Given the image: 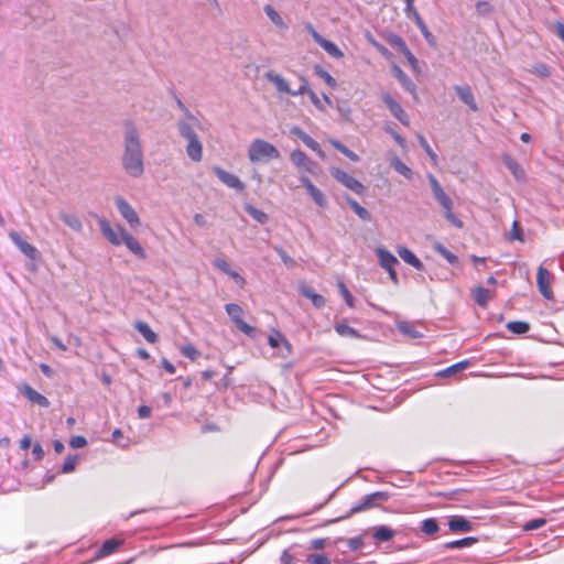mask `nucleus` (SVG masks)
<instances>
[{
    "instance_id": "obj_1",
    "label": "nucleus",
    "mask_w": 564,
    "mask_h": 564,
    "mask_svg": "<svg viewBox=\"0 0 564 564\" xmlns=\"http://www.w3.org/2000/svg\"><path fill=\"white\" fill-rule=\"evenodd\" d=\"M121 165L127 175L139 178L144 174V151L140 132L132 121L123 124V151Z\"/></svg>"
},
{
    "instance_id": "obj_2",
    "label": "nucleus",
    "mask_w": 564,
    "mask_h": 564,
    "mask_svg": "<svg viewBox=\"0 0 564 564\" xmlns=\"http://www.w3.org/2000/svg\"><path fill=\"white\" fill-rule=\"evenodd\" d=\"M198 121L178 120L176 123L180 135L187 141L186 154L193 162H200L203 159V144L195 131Z\"/></svg>"
},
{
    "instance_id": "obj_3",
    "label": "nucleus",
    "mask_w": 564,
    "mask_h": 564,
    "mask_svg": "<svg viewBox=\"0 0 564 564\" xmlns=\"http://www.w3.org/2000/svg\"><path fill=\"white\" fill-rule=\"evenodd\" d=\"M427 181L431 186L433 197L443 209L445 219L456 228H463L464 223L453 212L454 203L452 198L445 193L437 178L433 174L429 173Z\"/></svg>"
},
{
    "instance_id": "obj_4",
    "label": "nucleus",
    "mask_w": 564,
    "mask_h": 564,
    "mask_svg": "<svg viewBox=\"0 0 564 564\" xmlns=\"http://www.w3.org/2000/svg\"><path fill=\"white\" fill-rule=\"evenodd\" d=\"M248 156L251 162H259L262 160H276L280 158V152L270 142L262 139H256L249 147Z\"/></svg>"
},
{
    "instance_id": "obj_5",
    "label": "nucleus",
    "mask_w": 564,
    "mask_h": 564,
    "mask_svg": "<svg viewBox=\"0 0 564 564\" xmlns=\"http://www.w3.org/2000/svg\"><path fill=\"white\" fill-rule=\"evenodd\" d=\"M391 495L388 491H376L369 495H366L361 498V500L351 507L349 513L345 517L348 518L351 514L362 512L365 510L375 508L380 506L383 502H387L390 499Z\"/></svg>"
},
{
    "instance_id": "obj_6",
    "label": "nucleus",
    "mask_w": 564,
    "mask_h": 564,
    "mask_svg": "<svg viewBox=\"0 0 564 564\" xmlns=\"http://www.w3.org/2000/svg\"><path fill=\"white\" fill-rule=\"evenodd\" d=\"M330 174L337 182H339L354 193L358 195H362L365 193V186L362 185V183L359 182L354 176H351L350 174H348L347 172L338 167H332Z\"/></svg>"
},
{
    "instance_id": "obj_7",
    "label": "nucleus",
    "mask_w": 564,
    "mask_h": 564,
    "mask_svg": "<svg viewBox=\"0 0 564 564\" xmlns=\"http://www.w3.org/2000/svg\"><path fill=\"white\" fill-rule=\"evenodd\" d=\"M227 314L232 319L237 328L248 336H253L256 333L254 327L250 326L242 319L243 311L235 303L226 304L225 306Z\"/></svg>"
},
{
    "instance_id": "obj_8",
    "label": "nucleus",
    "mask_w": 564,
    "mask_h": 564,
    "mask_svg": "<svg viewBox=\"0 0 564 564\" xmlns=\"http://www.w3.org/2000/svg\"><path fill=\"white\" fill-rule=\"evenodd\" d=\"M268 343L272 348L278 349L276 354L280 358L285 359L292 355V345L280 330L274 329L269 336Z\"/></svg>"
},
{
    "instance_id": "obj_9",
    "label": "nucleus",
    "mask_w": 564,
    "mask_h": 564,
    "mask_svg": "<svg viewBox=\"0 0 564 564\" xmlns=\"http://www.w3.org/2000/svg\"><path fill=\"white\" fill-rule=\"evenodd\" d=\"M116 207L120 213L121 217L130 225L131 228H137L140 226V218L134 210V208L121 196L116 197L115 199Z\"/></svg>"
},
{
    "instance_id": "obj_10",
    "label": "nucleus",
    "mask_w": 564,
    "mask_h": 564,
    "mask_svg": "<svg viewBox=\"0 0 564 564\" xmlns=\"http://www.w3.org/2000/svg\"><path fill=\"white\" fill-rule=\"evenodd\" d=\"M98 225L102 235L115 246H120L123 240V232H127L124 228L118 226L117 229L112 228L109 221L105 218H98Z\"/></svg>"
},
{
    "instance_id": "obj_11",
    "label": "nucleus",
    "mask_w": 564,
    "mask_h": 564,
    "mask_svg": "<svg viewBox=\"0 0 564 564\" xmlns=\"http://www.w3.org/2000/svg\"><path fill=\"white\" fill-rule=\"evenodd\" d=\"M551 272L547 269L540 265L538 269L536 283L540 293L546 300H551L553 297V291L551 289Z\"/></svg>"
},
{
    "instance_id": "obj_12",
    "label": "nucleus",
    "mask_w": 564,
    "mask_h": 564,
    "mask_svg": "<svg viewBox=\"0 0 564 564\" xmlns=\"http://www.w3.org/2000/svg\"><path fill=\"white\" fill-rule=\"evenodd\" d=\"M291 162L297 167L303 169L306 172L315 174V169L317 164L310 160L305 152L300 149L293 150L290 154Z\"/></svg>"
},
{
    "instance_id": "obj_13",
    "label": "nucleus",
    "mask_w": 564,
    "mask_h": 564,
    "mask_svg": "<svg viewBox=\"0 0 564 564\" xmlns=\"http://www.w3.org/2000/svg\"><path fill=\"white\" fill-rule=\"evenodd\" d=\"M382 101L388 107L394 118H397L402 124H409V116L405 113L401 105L395 101L390 94L384 93L381 96Z\"/></svg>"
},
{
    "instance_id": "obj_14",
    "label": "nucleus",
    "mask_w": 564,
    "mask_h": 564,
    "mask_svg": "<svg viewBox=\"0 0 564 564\" xmlns=\"http://www.w3.org/2000/svg\"><path fill=\"white\" fill-rule=\"evenodd\" d=\"M213 172L228 187L234 188L238 192H242L245 189V184L235 174H231L219 166H214Z\"/></svg>"
},
{
    "instance_id": "obj_15",
    "label": "nucleus",
    "mask_w": 564,
    "mask_h": 564,
    "mask_svg": "<svg viewBox=\"0 0 564 564\" xmlns=\"http://www.w3.org/2000/svg\"><path fill=\"white\" fill-rule=\"evenodd\" d=\"M11 241L19 248V250L31 260H35L39 257L37 249L23 240L19 232L11 231L9 234Z\"/></svg>"
},
{
    "instance_id": "obj_16",
    "label": "nucleus",
    "mask_w": 564,
    "mask_h": 564,
    "mask_svg": "<svg viewBox=\"0 0 564 564\" xmlns=\"http://www.w3.org/2000/svg\"><path fill=\"white\" fill-rule=\"evenodd\" d=\"M300 182L318 207L324 208L327 205L325 195L312 183L307 176H301Z\"/></svg>"
},
{
    "instance_id": "obj_17",
    "label": "nucleus",
    "mask_w": 564,
    "mask_h": 564,
    "mask_svg": "<svg viewBox=\"0 0 564 564\" xmlns=\"http://www.w3.org/2000/svg\"><path fill=\"white\" fill-rule=\"evenodd\" d=\"M457 96L471 111H478V105L475 100L471 88L468 85L454 87Z\"/></svg>"
},
{
    "instance_id": "obj_18",
    "label": "nucleus",
    "mask_w": 564,
    "mask_h": 564,
    "mask_svg": "<svg viewBox=\"0 0 564 564\" xmlns=\"http://www.w3.org/2000/svg\"><path fill=\"white\" fill-rule=\"evenodd\" d=\"M22 394L28 398L31 402L43 406L48 408L50 401L46 397L34 390L31 386L24 384L21 389Z\"/></svg>"
},
{
    "instance_id": "obj_19",
    "label": "nucleus",
    "mask_w": 564,
    "mask_h": 564,
    "mask_svg": "<svg viewBox=\"0 0 564 564\" xmlns=\"http://www.w3.org/2000/svg\"><path fill=\"white\" fill-rule=\"evenodd\" d=\"M376 254L378 257L379 264L386 270L392 269L399 263L398 259L383 247H378L376 249Z\"/></svg>"
},
{
    "instance_id": "obj_20",
    "label": "nucleus",
    "mask_w": 564,
    "mask_h": 564,
    "mask_svg": "<svg viewBox=\"0 0 564 564\" xmlns=\"http://www.w3.org/2000/svg\"><path fill=\"white\" fill-rule=\"evenodd\" d=\"M399 257L419 271L424 270L422 261L406 247L400 246L397 249Z\"/></svg>"
},
{
    "instance_id": "obj_21",
    "label": "nucleus",
    "mask_w": 564,
    "mask_h": 564,
    "mask_svg": "<svg viewBox=\"0 0 564 564\" xmlns=\"http://www.w3.org/2000/svg\"><path fill=\"white\" fill-rule=\"evenodd\" d=\"M122 243L126 245V247L135 254L139 259H145L147 253L143 247L140 245V242L131 236L128 231L123 232V240Z\"/></svg>"
},
{
    "instance_id": "obj_22",
    "label": "nucleus",
    "mask_w": 564,
    "mask_h": 564,
    "mask_svg": "<svg viewBox=\"0 0 564 564\" xmlns=\"http://www.w3.org/2000/svg\"><path fill=\"white\" fill-rule=\"evenodd\" d=\"M448 528L452 532H470L473 523L462 516H454L448 521Z\"/></svg>"
},
{
    "instance_id": "obj_23",
    "label": "nucleus",
    "mask_w": 564,
    "mask_h": 564,
    "mask_svg": "<svg viewBox=\"0 0 564 564\" xmlns=\"http://www.w3.org/2000/svg\"><path fill=\"white\" fill-rule=\"evenodd\" d=\"M300 293L312 301V304L316 308H322L326 304V300L321 294H317L310 285L302 284L300 286Z\"/></svg>"
},
{
    "instance_id": "obj_24",
    "label": "nucleus",
    "mask_w": 564,
    "mask_h": 564,
    "mask_svg": "<svg viewBox=\"0 0 564 564\" xmlns=\"http://www.w3.org/2000/svg\"><path fill=\"white\" fill-rule=\"evenodd\" d=\"M58 217L67 227H69L74 231H83V223L77 215L66 212H59Z\"/></svg>"
},
{
    "instance_id": "obj_25",
    "label": "nucleus",
    "mask_w": 564,
    "mask_h": 564,
    "mask_svg": "<svg viewBox=\"0 0 564 564\" xmlns=\"http://www.w3.org/2000/svg\"><path fill=\"white\" fill-rule=\"evenodd\" d=\"M494 293L482 286L473 290V299L480 307H487L488 302L492 299Z\"/></svg>"
},
{
    "instance_id": "obj_26",
    "label": "nucleus",
    "mask_w": 564,
    "mask_h": 564,
    "mask_svg": "<svg viewBox=\"0 0 564 564\" xmlns=\"http://www.w3.org/2000/svg\"><path fill=\"white\" fill-rule=\"evenodd\" d=\"M267 79L272 83L276 90L280 93H285L291 95V88L288 84V82L279 74H275L273 72H269L265 74Z\"/></svg>"
},
{
    "instance_id": "obj_27",
    "label": "nucleus",
    "mask_w": 564,
    "mask_h": 564,
    "mask_svg": "<svg viewBox=\"0 0 564 564\" xmlns=\"http://www.w3.org/2000/svg\"><path fill=\"white\" fill-rule=\"evenodd\" d=\"M290 133L297 137L311 150H318V142L304 132L300 127L294 126L290 129Z\"/></svg>"
},
{
    "instance_id": "obj_28",
    "label": "nucleus",
    "mask_w": 564,
    "mask_h": 564,
    "mask_svg": "<svg viewBox=\"0 0 564 564\" xmlns=\"http://www.w3.org/2000/svg\"><path fill=\"white\" fill-rule=\"evenodd\" d=\"M121 544H122L121 540H116V539L106 540L102 543L101 547L98 550L96 557L100 558V557L112 554L113 552H116L119 549V546Z\"/></svg>"
},
{
    "instance_id": "obj_29",
    "label": "nucleus",
    "mask_w": 564,
    "mask_h": 564,
    "mask_svg": "<svg viewBox=\"0 0 564 564\" xmlns=\"http://www.w3.org/2000/svg\"><path fill=\"white\" fill-rule=\"evenodd\" d=\"M135 329L145 338L150 344H154L158 340V335L151 329L145 322H137L134 325Z\"/></svg>"
},
{
    "instance_id": "obj_30",
    "label": "nucleus",
    "mask_w": 564,
    "mask_h": 564,
    "mask_svg": "<svg viewBox=\"0 0 564 564\" xmlns=\"http://www.w3.org/2000/svg\"><path fill=\"white\" fill-rule=\"evenodd\" d=\"M346 202L360 219L365 221L371 220L370 213L365 207H362L357 200L348 196L346 197Z\"/></svg>"
},
{
    "instance_id": "obj_31",
    "label": "nucleus",
    "mask_w": 564,
    "mask_h": 564,
    "mask_svg": "<svg viewBox=\"0 0 564 564\" xmlns=\"http://www.w3.org/2000/svg\"><path fill=\"white\" fill-rule=\"evenodd\" d=\"M335 330L343 337L359 338L360 334L357 329L350 327L347 323L340 322L335 325Z\"/></svg>"
},
{
    "instance_id": "obj_32",
    "label": "nucleus",
    "mask_w": 564,
    "mask_h": 564,
    "mask_svg": "<svg viewBox=\"0 0 564 564\" xmlns=\"http://www.w3.org/2000/svg\"><path fill=\"white\" fill-rule=\"evenodd\" d=\"M318 45L323 47L332 57L341 58L344 56L343 51L329 40L323 39Z\"/></svg>"
},
{
    "instance_id": "obj_33",
    "label": "nucleus",
    "mask_w": 564,
    "mask_h": 564,
    "mask_svg": "<svg viewBox=\"0 0 564 564\" xmlns=\"http://www.w3.org/2000/svg\"><path fill=\"white\" fill-rule=\"evenodd\" d=\"M394 530L389 527L380 525L376 529L373 533V539L376 542H386L391 540L394 536Z\"/></svg>"
},
{
    "instance_id": "obj_34",
    "label": "nucleus",
    "mask_w": 564,
    "mask_h": 564,
    "mask_svg": "<svg viewBox=\"0 0 564 564\" xmlns=\"http://www.w3.org/2000/svg\"><path fill=\"white\" fill-rule=\"evenodd\" d=\"M391 166L405 178L411 180L413 176L412 170L403 163L399 158L393 156L391 159Z\"/></svg>"
},
{
    "instance_id": "obj_35",
    "label": "nucleus",
    "mask_w": 564,
    "mask_h": 564,
    "mask_svg": "<svg viewBox=\"0 0 564 564\" xmlns=\"http://www.w3.org/2000/svg\"><path fill=\"white\" fill-rule=\"evenodd\" d=\"M245 210H246V213H247L250 217H252V218H253L256 221H258L259 224H262V225H263V224H265V223L268 221V219H269L268 215H267L264 212H262V210H260V209L256 208L254 206H252V205H250V204H246V205H245Z\"/></svg>"
},
{
    "instance_id": "obj_36",
    "label": "nucleus",
    "mask_w": 564,
    "mask_h": 564,
    "mask_svg": "<svg viewBox=\"0 0 564 564\" xmlns=\"http://www.w3.org/2000/svg\"><path fill=\"white\" fill-rule=\"evenodd\" d=\"M505 164L517 180H522L524 177V171L516 160L507 156L505 159Z\"/></svg>"
},
{
    "instance_id": "obj_37",
    "label": "nucleus",
    "mask_w": 564,
    "mask_h": 564,
    "mask_svg": "<svg viewBox=\"0 0 564 564\" xmlns=\"http://www.w3.org/2000/svg\"><path fill=\"white\" fill-rule=\"evenodd\" d=\"M434 251L444 257L448 263L451 264H457L458 263V257L455 256L453 252H451L442 243H435L433 247Z\"/></svg>"
},
{
    "instance_id": "obj_38",
    "label": "nucleus",
    "mask_w": 564,
    "mask_h": 564,
    "mask_svg": "<svg viewBox=\"0 0 564 564\" xmlns=\"http://www.w3.org/2000/svg\"><path fill=\"white\" fill-rule=\"evenodd\" d=\"M507 329L513 334L522 335L529 332L530 325L527 322L514 321L507 324Z\"/></svg>"
},
{
    "instance_id": "obj_39",
    "label": "nucleus",
    "mask_w": 564,
    "mask_h": 564,
    "mask_svg": "<svg viewBox=\"0 0 564 564\" xmlns=\"http://www.w3.org/2000/svg\"><path fill=\"white\" fill-rule=\"evenodd\" d=\"M314 74L322 78L330 88H335L337 83L336 79L326 72L322 66L315 65L314 66Z\"/></svg>"
},
{
    "instance_id": "obj_40",
    "label": "nucleus",
    "mask_w": 564,
    "mask_h": 564,
    "mask_svg": "<svg viewBox=\"0 0 564 564\" xmlns=\"http://www.w3.org/2000/svg\"><path fill=\"white\" fill-rule=\"evenodd\" d=\"M330 144L336 150H338L340 153H343L345 156H347L350 161H352V162L359 161V156L355 152L349 150L346 145H344L341 142H339L338 140H330Z\"/></svg>"
},
{
    "instance_id": "obj_41",
    "label": "nucleus",
    "mask_w": 564,
    "mask_h": 564,
    "mask_svg": "<svg viewBox=\"0 0 564 564\" xmlns=\"http://www.w3.org/2000/svg\"><path fill=\"white\" fill-rule=\"evenodd\" d=\"M468 365H469L468 360H463V361H459L455 365L447 367L446 369L440 371L437 375L443 376V377H449V376L457 373L458 371L466 369Z\"/></svg>"
},
{
    "instance_id": "obj_42",
    "label": "nucleus",
    "mask_w": 564,
    "mask_h": 564,
    "mask_svg": "<svg viewBox=\"0 0 564 564\" xmlns=\"http://www.w3.org/2000/svg\"><path fill=\"white\" fill-rule=\"evenodd\" d=\"M264 12L268 15V18L272 21L273 24H275L279 28H284V21L279 14V12L270 4L264 6Z\"/></svg>"
},
{
    "instance_id": "obj_43",
    "label": "nucleus",
    "mask_w": 564,
    "mask_h": 564,
    "mask_svg": "<svg viewBox=\"0 0 564 564\" xmlns=\"http://www.w3.org/2000/svg\"><path fill=\"white\" fill-rule=\"evenodd\" d=\"M476 542H477L476 538L468 536V538H464L460 540H455V541L448 542L445 544V546L447 549H463V547L471 546Z\"/></svg>"
},
{
    "instance_id": "obj_44",
    "label": "nucleus",
    "mask_w": 564,
    "mask_h": 564,
    "mask_svg": "<svg viewBox=\"0 0 564 564\" xmlns=\"http://www.w3.org/2000/svg\"><path fill=\"white\" fill-rule=\"evenodd\" d=\"M397 77L399 78L401 85L408 90V91H414L415 90V85L414 83L410 79V77L404 73L402 72L400 68L397 69Z\"/></svg>"
},
{
    "instance_id": "obj_45",
    "label": "nucleus",
    "mask_w": 564,
    "mask_h": 564,
    "mask_svg": "<svg viewBox=\"0 0 564 564\" xmlns=\"http://www.w3.org/2000/svg\"><path fill=\"white\" fill-rule=\"evenodd\" d=\"M421 530L425 534H430V535L436 533L438 531L437 521L435 519H432V518L431 519H425L422 522Z\"/></svg>"
},
{
    "instance_id": "obj_46",
    "label": "nucleus",
    "mask_w": 564,
    "mask_h": 564,
    "mask_svg": "<svg viewBox=\"0 0 564 564\" xmlns=\"http://www.w3.org/2000/svg\"><path fill=\"white\" fill-rule=\"evenodd\" d=\"M274 251L279 254V257L281 258L282 262L290 269L294 268L296 265V261L291 258L284 250L283 248L279 247V246H274L273 247Z\"/></svg>"
},
{
    "instance_id": "obj_47",
    "label": "nucleus",
    "mask_w": 564,
    "mask_h": 564,
    "mask_svg": "<svg viewBox=\"0 0 564 564\" xmlns=\"http://www.w3.org/2000/svg\"><path fill=\"white\" fill-rule=\"evenodd\" d=\"M416 26L420 29L423 37L425 39V41L431 45V46H435L436 45V39L435 36L429 31L426 24L424 23V21H419V23H416Z\"/></svg>"
},
{
    "instance_id": "obj_48",
    "label": "nucleus",
    "mask_w": 564,
    "mask_h": 564,
    "mask_svg": "<svg viewBox=\"0 0 564 564\" xmlns=\"http://www.w3.org/2000/svg\"><path fill=\"white\" fill-rule=\"evenodd\" d=\"M419 142H420L421 147L424 149V151L426 152V154L430 156L432 163L434 165H436L437 159H438L437 154L433 151V149L431 148V145L429 144L426 139L423 135H419Z\"/></svg>"
},
{
    "instance_id": "obj_49",
    "label": "nucleus",
    "mask_w": 564,
    "mask_h": 564,
    "mask_svg": "<svg viewBox=\"0 0 564 564\" xmlns=\"http://www.w3.org/2000/svg\"><path fill=\"white\" fill-rule=\"evenodd\" d=\"M532 73L541 78H547L551 76V68L544 63H538L533 66Z\"/></svg>"
},
{
    "instance_id": "obj_50",
    "label": "nucleus",
    "mask_w": 564,
    "mask_h": 564,
    "mask_svg": "<svg viewBox=\"0 0 564 564\" xmlns=\"http://www.w3.org/2000/svg\"><path fill=\"white\" fill-rule=\"evenodd\" d=\"M338 289H339V292H340L341 296L344 297L346 304L349 307H354L355 306V299L351 295V293L349 292V290L346 288L344 282H341V281L338 282Z\"/></svg>"
},
{
    "instance_id": "obj_51",
    "label": "nucleus",
    "mask_w": 564,
    "mask_h": 564,
    "mask_svg": "<svg viewBox=\"0 0 564 564\" xmlns=\"http://www.w3.org/2000/svg\"><path fill=\"white\" fill-rule=\"evenodd\" d=\"M306 562L308 564H332L330 560L326 555L319 553L308 554Z\"/></svg>"
},
{
    "instance_id": "obj_52",
    "label": "nucleus",
    "mask_w": 564,
    "mask_h": 564,
    "mask_svg": "<svg viewBox=\"0 0 564 564\" xmlns=\"http://www.w3.org/2000/svg\"><path fill=\"white\" fill-rule=\"evenodd\" d=\"M181 352L186 358H189L191 360H195L199 357L200 352L191 344L185 345L181 348Z\"/></svg>"
},
{
    "instance_id": "obj_53",
    "label": "nucleus",
    "mask_w": 564,
    "mask_h": 564,
    "mask_svg": "<svg viewBox=\"0 0 564 564\" xmlns=\"http://www.w3.org/2000/svg\"><path fill=\"white\" fill-rule=\"evenodd\" d=\"M404 11H405L406 17L409 19H413L415 24L419 23V21H423V19L419 14L417 10L415 9L414 3L405 4V10Z\"/></svg>"
},
{
    "instance_id": "obj_54",
    "label": "nucleus",
    "mask_w": 564,
    "mask_h": 564,
    "mask_svg": "<svg viewBox=\"0 0 564 564\" xmlns=\"http://www.w3.org/2000/svg\"><path fill=\"white\" fill-rule=\"evenodd\" d=\"M545 523H546V520L544 518L533 519V520L528 521L523 525V530H525V531L536 530V529L543 527Z\"/></svg>"
},
{
    "instance_id": "obj_55",
    "label": "nucleus",
    "mask_w": 564,
    "mask_h": 564,
    "mask_svg": "<svg viewBox=\"0 0 564 564\" xmlns=\"http://www.w3.org/2000/svg\"><path fill=\"white\" fill-rule=\"evenodd\" d=\"M389 43L393 46V47H397L401 53L403 51H405L408 47V45L405 44L404 40L402 37H400L399 35H392L390 39H389Z\"/></svg>"
},
{
    "instance_id": "obj_56",
    "label": "nucleus",
    "mask_w": 564,
    "mask_h": 564,
    "mask_svg": "<svg viewBox=\"0 0 564 564\" xmlns=\"http://www.w3.org/2000/svg\"><path fill=\"white\" fill-rule=\"evenodd\" d=\"M77 456H69L62 466V473L68 474L75 470Z\"/></svg>"
},
{
    "instance_id": "obj_57",
    "label": "nucleus",
    "mask_w": 564,
    "mask_h": 564,
    "mask_svg": "<svg viewBox=\"0 0 564 564\" xmlns=\"http://www.w3.org/2000/svg\"><path fill=\"white\" fill-rule=\"evenodd\" d=\"M301 80H302V85L299 87V89L291 90V96H300V95L308 96L310 91H312V89L308 87L307 80L304 77H302Z\"/></svg>"
},
{
    "instance_id": "obj_58",
    "label": "nucleus",
    "mask_w": 564,
    "mask_h": 564,
    "mask_svg": "<svg viewBox=\"0 0 564 564\" xmlns=\"http://www.w3.org/2000/svg\"><path fill=\"white\" fill-rule=\"evenodd\" d=\"M399 329H400V332H401V333L406 334V335L411 336L412 338H419V337H421V333H420V332H417V330H415V329H413V328H412L409 324H406V323H402V324H400Z\"/></svg>"
},
{
    "instance_id": "obj_59",
    "label": "nucleus",
    "mask_w": 564,
    "mask_h": 564,
    "mask_svg": "<svg viewBox=\"0 0 564 564\" xmlns=\"http://www.w3.org/2000/svg\"><path fill=\"white\" fill-rule=\"evenodd\" d=\"M476 10L479 14L486 15L492 11V6L487 1H478L476 3Z\"/></svg>"
},
{
    "instance_id": "obj_60",
    "label": "nucleus",
    "mask_w": 564,
    "mask_h": 564,
    "mask_svg": "<svg viewBox=\"0 0 564 564\" xmlns=\"http://www.w3.org/2000/svg\"><path fill=\"white\" fill-rule=\"evenodd\" d=\"M69 445L74 448H82L87 445V440L84 436H73Z\"/></svg>"
},
{
    "instance_id": "obj_61",
    "label": "nucleus",
    "mask_w": 564,
    "mask_h": 564,
    "mask_svg": "<svg viewBox=\"0 0 564 564\" xmlns=\"http://www.w3.org/2000/svg\"><path fill=\"white\" fill-rule=\"evenodd\" d=\"M214 265L221 270L224 273H231L230 264L224 259H216Z\"/></svg>"
},
{
    "instance_id": "obj_62",
    "label": "nucleus",
    "mask_w": 564,
    "mask_h": 564,
    "mask_svg": "<svg viewBox=\"0 0 564 564\" xmlns=\"http://www.w3.org/2000/svg\"><path fill=\"white\" fill-rule=\"evenodd\" d=\"M510 235H511V239L521 240V241L523 240L522 229L518 221L513 223L512 230H511Z\"/></svg>"
},
{
    "instance_id": "obj_63",
    "label": "nucleus",
    "mask_w": 564,
    "mask_h": 564,
    "mask_svg": "<svg viewBox=\"0 0 564 564\" xmlns=\"http://www.w3.org/2000/svg\"><path fill=\"white\" fill-rule=\"evenodd\" d=\"M327 544L326 539H314L310 542V549L323 550Z\"/></svg>"
},
{
    "instance_id": "obj_64",
    "label": "nucleus",
    "mask_w": 564,
    "mask_h": 564,
    "mask_svg": "<svg viewBox=\"0 0 564 564\" xmlns=\"http://www.w3.org/2000/svg\"><path fill=\"white\" fill-rule=\"evenodd\" d=\"M32 455H33L34 459H36V460L42 459V457L44 456V451L40 443H36L33 445Z\"/></svg>"
}]
</instances>
